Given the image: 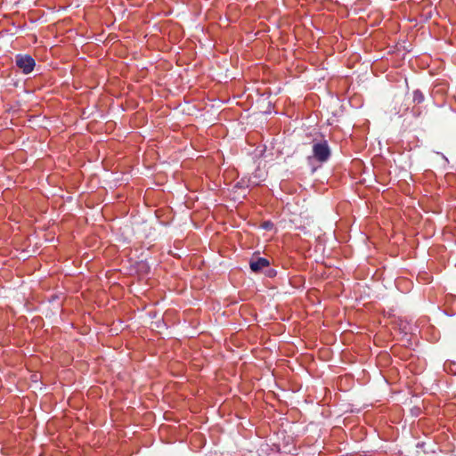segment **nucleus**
Instances as JSON below:
<instances>
[{"label": "nucleus", "instance_id": "1", "mask_svg": "<svg viewBox=\"0 0 456 456\" xmlns=\"http://www.w3.org/2000/svg\"><path fill=\"white\" fill-rule=\"evenodd\" d=\"M330 157V150L327 141H314L313 159L320 163L326 162Z\"/></svg>", "mask_w": 456, "mask_h": 456}, {"label": "nucleus", "instance_id": "2", "mask_svg": "<svg viewBox=\"0 0 456 456\" xmlns=\"http://www.w3.org/2000/svg\"><path fill=\"white\" fill-rule=\"evenodd\" d=\"M16 65L22 70L23 73H30L35 67V61L29 55L18 54L15 59Z\"/></svg>", "mask_w": 456, "mask_h": 456}, {"label": "nucleus", "instance_id": "3", "mask_svg": "<svg viewBox=\"0 0 456 456\" xmlns=\"http://www.w3.org/2000/svg\"><path fill=\"white\" fill-rule=\"evenodd\" d=\"M270 265V262L268 259L264 257H253L249 261V266L252 272L259 273L264 268H266Z\"/></svg>", "mask_w": 456, "mask_h": 456}, {"label": "nucleus", "instance_id": "4", "mask_svg": "<svg viewBox=\"0 0 456 456\" xmlns=\"http://www.w3.org/2000/svg\"><path fill=\"white\" fill-rule=\"evenodd\" d=\"M424 101V94L419 90L413 92V102L416 103H421Z\"/></svg>", "mask_w": 456, "mask_h": 456}]
</instances>
